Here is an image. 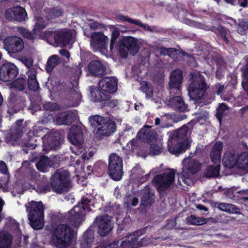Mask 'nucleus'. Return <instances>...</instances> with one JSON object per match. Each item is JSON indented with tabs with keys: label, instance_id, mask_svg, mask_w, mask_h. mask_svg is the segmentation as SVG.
Segmentation results:
<instances>
[{
	"label": "nucleus",
	"instance_id": "f257e3e1",
	"mask_svg": "<svg viewBox=\"0 0 248 248\" xmlns=\"http://www.w3.org/2000/svg\"><path fill=\"white\" fill-rule=\"evenodd\" d=\"M73 231L67 224H60L50 231L49 242L56 248H67L72 241Z\"/></svg>",
	"mask_w": 248,
	"mask_h": 248
},
{
	"label": "nucleus",
	"instance_id": "f03ea898",
	"mask_svg": "<svg viewBox=\"0 0 248 248\" xmlns=\"http://www.w3.org/2000/svg\"><path fill=\"white\" fill-rule=\"evenodd\" d=\"M50 182L52 190L59 194L67 193L73 186L70 172L62 169L56 170L51 175Z\"/></svg>",
	"mask_w": 248,
	"mask_h": 248
},
{
	"label": "nucleus",
	"instance_id": "7ed1b4c3",
	"mask_svg": "<svg viewBox=\"0 0 248 248\" xmlns=\"http://www.w3.org/2000/svg\"><path fill=\"white\" fill-rule=\"evenodd\" d=\"M183 167L181 174L179 175L178 183L180 186L184 184L186 186L193 185L195 174L201 169L202 164L198 160L190 158H186L183 161Z\"/></svg>",
	"mask_w": 248,
	"mask_h": 248
},
{
	"label": "nucleus",
	"instance_id": "20e7f679",
	"mask_svg": "<svg viewBox=\"0 0 248 248\" xmlns=\"http://www.w3.org/2000/svg\"><path fill=\"white\" fill-rule=\"evenodd\" d=\"M30 225L35 230L41 229L44 226V207L41 202L31 201L25 205Z\"/></svg>",
	"mask_w": 248,
	"mask_h": 248
},
{
	"label": "nucleus",
	"instance_id": "39448f33",
	"mask_svg": "<svg viewBox=\"0 0 248 248\" xmlns=\"http://www.w3.org/2000/svg\"><path fill=\"white\" fill-rule=\"evenodd\" d=\"M90 200L83 197L78 204L75 206L68 213V221L75 227H78L83 220L85 212H90L91 209L88 206Z\"/></svg>",
	"mask_w": 248,
	"mask_h": 248
},
{
	"label": "nucleus",
	"instance_id": "423d86ee",
	"mask_svg": "<svg viewBox=\"0 0 248 248\" xmlns=\"http://www.w3.org/2000/svg\"><path fill=\"white\" fill-rule=\"evenodd\" d=\"M193 81L188 87V94L190 98L194 100H199L204 95L206 83L204 78L198 72L191 73Z\"/></svg>",
	"mask_w": 248,
	"mask_h": 248
},
{
	"label": "nucleus",
	"instance_id": "0eeeda50",
	"mask_svg": "<svg viewBox=\"0 0 248 248\" xmlns=\"http://www.w3.org/2000/svg\"><path fill=\"white\" fill-rule=\"evenodd\" d=\"M175 173L169 170L162 173L156 175L154 178L158 192L160 194L166 193L173 186L175 180Z\"/></svg>",
	"mask_w": 248,
	"mask_h": 248
},
{
	"label": "nucleus",
	"instance_id": "6e6552de",
	"mask_svg": "<svg viewBox=\"0 0 248 248\" xmlns=\"http://www.w3.org/2000/svg\"><path fill=\"white\" fill-rule=\"evenodd\" d=\"M122 159L116 154H111L109 156L108 173L114 181L120 180L123 175Z\"/></svg>",
	"mask_w": 248,
	"mask_h": 248
},
{
	"label": "nucleus",
	"instance_id": "1a4fd4ad",
	"mask_svg": "<svg viewBox=\"0 0 248 248\" xmlns=\"http://www.w3.org/2000/svg\"><path fill=\"white\" fill-rule=\"evenodd\" d=\"M24 48L23 40L14 36L5 38L3 41V48L10 54H15L21 52Z\"/></svg>",
	"mask_w": 248,
	"mask_h": 248
},
{
	"label": "nucleus",
	"instance_id": "9d476101",
	"mask_svg": "<svg viewBox=\"0 0 248 248\" xmlns=\"http://www.w3.org/2000/svg\"><path fill=\"white\" fill-rule=\"evenodd\" d=\"M90 38V46L94 52L107 48L108 38L103 32H93L91 34Z\"/></svg>",
	"mask_w": 248,
	"mask_h": 248
},
{
	"label": "nucleus",
	"instance_id": "9b49d317",
	"mask_svg": "<svg viewBox=\"0 0 248 248\" xmlns=\"http://www.w3.org/2000/svg\"><path fill=\"white\" fill-rule=\"evenodd\" d=\"M112 217L108 215L97 217L94 223L98 227V233L101 236L108 235L112 229Z\"/></svg>",
	"mask_w": 248,
	"mask_h": 248
},
{
	"label": "nucleus",
	"instance_id": "f8f14e48",
	"mask_svg": "<svg viewBox=\"0 0 248 248\" xmlns=\"http://www.w3.org/2000/svg\"><path fill=\"white\" fill-rule=\"evenodd\" d=\"M18 74L17 67L12 63L6 62L0 67V80L3 82L12 80Z\"/></svg>",
	"mask_w": 248,
	"mask_h": 248
},
{
	"label": "nucleus",
	"instance_id": "ddd939ff",
	"mask_svg": "<svg viewBox=\"0 0 248 248\" xmlns=\"http://www.w3.org/2000/svg\"><path fill=\"white\" fill-rule=\"evenodd\" d=\"M43 142L46 149L45 150L55 149L60 145L63 140L62 135L59 132L50 133L45 135L42 138Z\"/></svg>",
	"mask_w": 248,
	"mask_h": 248
},
{
	"label": "nucleus",
	"instance_id": "4468645a",
	"mask_svg": "<svg viewBox=\"0 0 248 248\" xmlns=\"http://www.w3.org/2000/svg\"><path fill=\"white\" fill-rule=\"evenodd\" d=\"M5 17L9 21L22 22L27 18V14L23 8L20 6H16L6 10L5 13Z\"/></svg>",
	"mask_w": 248,
	"mask_h": 248
},
{
	"label": "nucleus",
	"instance_id": "2eb2a0df",
	"mask_svg": "<svg viewBox=\"0 0 248 248\" xmlns=\"http://www.w3.org/2000/svg\"><path fill=\"white\" fill-rule=\"evenodd\" d=\"M76 114L71 111L59 113L53 120L54 123L59 125H69L76 120Z\"/></svg>",
	"mask_w": 248,
	"mask_h": 248
},
{
	"label": "nucleus",
	"instance_id": "dca6fc26",
	"mask_svg": "<svg viewBox=\"0 0 248 248\" xmlns=\"http://www.w3.org/2000/svg\"><path fill=\"white\" fill-rule=\"evenodd\" d=\"M74 32L73 30L67 29L57 31L54 37L55 43L63 46L67 45L71 40Z\"/></svg>",
	"mask_w": 248,
	"mask_h": 248
},
{
	"label": "nucleus",
	"instance_id": "f3484780",
	"mask_svg": "<svg viewBox=\"0 0 248 248\" xmlns=\"http://www.w3.org/2000/svg\"><path fill=\"white\" fill-rule=\"evenodd\" d=\"M99 86L103 91L108 93H112L117 89V81L114 78L106 77L100 80Z\"/></svg>",
	"mask_w": 248,
	"mask_h": 248
},
{
	"label": "nucleus",
	"instance_id": "a211bd4d",
	"mask_svg": "<svg viewBox=\"0 0 248 248\" xmlns=\"http://www.w3.org/2000/svg\"><path fill=\"white\" fill-rule=\"evenodd\" d=\"M121 41L122 44L128 49L131 55L134 56L138 53L140 44L138 39L132 36H125Z\"/></svg>",
	"mask_w": 248,
	"mask_h": 248
},
{
	"label": "nucleus",
	"instance_id": "6ab92c4d",
	"mask_svg": "<svg viewBox=\"0 0 248 248\" xmlns=\"http://www.w3.org/2000/svg\"><path fill=\"white\" fill-rule=\"evenodd\" d=\"M142 197L140 204L142 208L150 207L155 202V194L154 190L146 186L141 190Z\"/></svg>",
	"mask_w": 248,
	"mask_h": 248
},
{
	"label": "nucleus",
	"instance_id": "aec40b11",
	"mask_svg": "<svg viewBox=\"0 0 248 248\" xmlns=\"http://www.w3.org/2000/svg\"><path fill=\"white\" fill-rule=\"evenodd\" d=\"M89 73L95 77H102L107 74V69L105 65L98 60L92 61L88 66Z\"/></svg>",
	"mask_w": 248,
	"mask_h": 248
},
{
	"label": "nucleus",
	"instance_id": "412c9836",
	"mask_svg": "<svg viewBox=\"0 0 248 248\" xmlns=\"http://www.w3.org/2000/svg\"><path fill=\"white\" fill-rule=\"evenodd\" d=\"M68 138L73 145L82 144L83 138L81 127L77 125L72 126L69 130Z\"/></svg>",
	"mask_w": 248,
	"mask_h": 248
},
{
	"label": "nucleus",
	"instance_id": "4be33fe9",
	"mask_svg": "<svg viewBox=\"0 0 248 248\" xmlns=\"http://www.w3.org/2000/svg\"><path fill=\"white\" fill-rule=\"evenodd\" d=\"M187 143H182L181 141H177L169 138L168 142V150L171 154L178 155L188 148Z\"/></svg>",
	"mask_w": 248,
	"mask_h": 248
},
{
	"label": "nucleus",
	"instance_id": "5701e85b",
	"mask_svg": "<svg viewBox=\"0 0 248 248\" xmlns=\"http://www.w3.org/2000/svg\"><path fill=\"white\" fill-rule=\"evenodd\" d=\"M168 105L177 111L184 112L188 109V105L181 95L171 97Z\"/></svg>",
	"mask_w": 248,
	"mask_h": 248
},
{
	"label": "nucleus",
	"instance_id": "b1692460",
	"mask_svg": "<svg viewBox=\"0 0 248 248\" xmlns=\"http://www.w3.org/2000/svg\"><path fill=\"white\" fill-rule=\"evenodd\" d=\"M116 129V125L115 122L110 119H106L103 125L100 127H98L96 134L102 135L109 136L113 133Z\"/></svg>",
	"mask_w": 248,
	"mask_h": 248
},
{
	"label": "nucleus",
	"instance_id": "393cba45",
	"mask_svg": "<svg viewBox=\"0 0 248 248\" xmlns=\"http://www.w3.org/2000/svg\"><path fill=\"white\" fill-rule=\"evenodd\" d=\"M223 147V143L220 141L216 142L213 146L210 153V158L214 164L220 163Z\"/></svg>",
	"mask_w": 248,
	"mask_h": 248
},
{
	"label": "nucleus",
	"instance_id": "a878e982",
	"mask_svg": "<svg viewBox=\"0 0 248 248\" xmlns=\"http://www.w3.org/2000/svg\"><path fill=\"white\" fill-rule=\"evenodd\" d=\"M238 158V155H236L232 152H226L224 155L222 162L224 166L227 168H237Z\"/></svg>",
	"mask_w": 248,
	"mask_h": 248
},
{
	"label": "nucleus",
	"instance_id": "bb28decb",
	"mask_svg": "<svg viewBox=\"0 0 248 248\" xmlns=\"http://www.w3.org/2000/svg\"><path fill=\"white\" fill-rule=\"evenodd\" d=\"M243 75L242 86L244 92H241V97L243 100H248V56L246 58V64L243 72Z\"/></svg>",
	"mask_w": 248,
	"mask_h": 248
},
{
	"label": "nucleus",
	"instance_id": "cd10ccee",
	"mask_svg": "<svg viewBox=\"0 0 248 248\" xmlns=\"http://www.w3.org/2000/svg\"><path fill=\"white\" fill-rule=\"evenodd\" d=\"M13 239V236L8 232L0 231V248H15Z\"/></svg>",
	"mask_w": 248,
	"mask_h": 248
},
{
	"label": "nucleus",
	"instance_id": "c85d7f7f",
	"mask_svg": "<svg viewBox=\"0 0 248 248\" xmlns=\"http://www.w3.org/2000/svg\"><path fill=\"white\" fill-rule=\"evenodd\" d=\"M188 130V126L184 125L177 130L171 133L169 138L177 141H181L182 143H185L184 141L186 138Z\"/></svg>",
	"mask_w": 248,
	"mask_h": 248
},
{
	"label": "nucleus",
	"instance_id": "c756f323",
	"mask_svg": "<svg viewBox=\"0 0 248 248\" xmlns=\"http://www.w3.org/2000/svg\"><path fill=\"white\" fill-rule=\"evenodd\" d=\"M37 72L34 68H31L28 72V85L29 90L36 91L39 88V84L36 80Z\"/></svg>",
	"mask_w": 248,
	"mask_h": 248
},
{
	"label": "nucleus",
	"instance_id": "7c9ffc66",
	"mask_svg": "<svg viewBox=\"0 0 248 248\" xmlns=\"http://www.w3.org/2000/svg\"><path fill=\"white\" fill-rule=\"evenodd\" d=\"M22 126L20 125H16L13 126L10 129V133L6 138L8 141L12 144H14V142L16 141L22 135Z\"/></svg>",
	"mask_w": 248,
	"mask_h": 248
},
{
	"label": "nucleus",
	"instance_id": "2f4dec72",
	"mask_svg": "<svg viewBox=\"0 0 248 248\" xmlns=\"http://www.w3.org/2000/svg\"><path fill=\"white\" fill-rule=\"evenodd\" d=\"M216 205L217 207L222 211L229 214H241L240 208L234 204L225 202H219L217 203Z\"/></svg>",
	"mask_w": 248,
	"mask_h": 248
},
{
	"label": "nucleus",
	"instance_id": "473e14b6",
	"mask_svg": "<svg viewBox=\"0 0 248 248\" xmlns=\"http://www.w3.org/2000/svg\"><path fill=\"white\" fill-rule=\"evenodd\" d=\"M52 162L51 159L46 156H41L38 162L36 163V168L40 171L45 172L47 169L52 166Z\"/></svg>",
	"mask_w": 248,
	"mask_h": 248
},
{
	"label": "nucleus",
	"instance_id": "72a5a7b5",
	"mask_svg": "<svg viewBox=\"0 0 248 248\" xmlns=\"http://www.w3.org/2000/svg\"><path fill=\"white\" fill-rule=\"evenodd\" d=\"M91 100L93 102H102L108 99L109 97V94L103 93L97 87L92 89L91 91Z\"/></svg>",
	"mask_w": 248,
	"mask_h": 248
},
{
	"label": "nucleus",
	"instance_id": "f704fd0d",
	"mask_svg": "<svg viewBox=\"0 0 248 248\" xmlns=\"http://www.w3.org/2000/svg\"><path fill=\"white\" fill-rule=\"evenodd\" d=\"M237 168L248 172V152L238 155Z\"/></svg>",
	"mask_w": 248,
	"mask_h": 248
},
{
	"label": "nucleus",
	"instance_id": "c9c22d12",
	"mask_svg": "<svg viewBox=\"0 0 248 248\" xmlns=\"http://www.w3.org/2000/svg\"><path fill=\"white\" fill-rule=\"evenodd\" d=\"M170 79V81L169 84L181 86L183 79L182 71L179 69H176L172 71L171 73Z\"/></svg>",
	"mask_w": 248,
	"mask_h": 248
},
{
	"label": "nucleus",
	"instance_id": "e433bc0d",
	"mask_svg": "<svg viewBox=\"0 0 248 248\" xmlns=\"http://www.w3.org/2000/svg\"><path fill=\"white\" fill-rule=\"evenodd\" d=\"M214 167L210 166L207 168L203 173V176L206 178L216 177L219 176L220 165L219 163L216 164Z\"/></svg>",
	"mask_w": 248,
	"mask_h": 248
},
{
	"label": "nucleus",
	"instance_id": "4c0bfd02",
	"mask_svg": "<svg viewBox=\"0 0 248 248\" xmlns=\"http://www.w3.org/2000/svg\"><path fill=\"white\" fill-rule=\"evenodd\" d=\"M208 219L206 218L197 217L194 215H191L186 218V221L188 225H202L208 222Z\"/></svg>",
	"mask_w": 248,
	"mask_h": 248
},
{
	"label": "nucleus",
	"instance_id": "58836bf2",
	"mask_svg": "<svg viewBox=\"0 0 248 248\" xmlns=\"http://www.w3.org/2000/svg\"><path fill=\"white\" fill-rule=\"evenodd\" d=\"M106 119L99 115H95L91 116L89 121L91 126L94 128H97V130H98V127H100Z\"/></svg>",
	"mask_w": 248,
	"mask_h": 248
},
{
	"label": "nucleus",
	"instance_id": "ea45409f",
	"mask_svg": "<svg viewBox=\"0 0 248 248\" xmlns=\"http://www.w3.org/2000/svg\"><path fill=\"white\" fill-rule=\"evenodd\" d=\"M216 111V117L219 123L221 124L222 118L229 113V107L225 103H220L218 104Z\"/></svg>",
	"mask_w": 248,
	"mask_h": 248
},
{
	"label": "nucleus",
	"instance_id": "a19ab883",
	"mask_svg": "<svg viewBox=\"0 0 248 248\" xmlns=\"http://www.w3.org/2000/svg\"><path fill=\"white\" fill-rule=\"evenodd\" d=\"M60 63V60L58 56L56 55H53L50 57L47 62L46 65V70L48 73H50L52 71L53 69Z\"/></svg>",
	"mask_w": 248,
	"mask_h": 248
},
{
	"label": "nucleus",
	"instance_id": "79ce46f5",
	"mask_svg": "<svg viewBox=\"0 0 248 248\" xmlns=\"http://www.w3.org/2000/svg\"><path fill=\"white\" fill-rule=\"evenodd\" d=\"M0 172L7 175L6 178H5L4 181L0 180V186L5 188L7 186V184L8 183V178L9 177V173L6 163L1 160L0 161Z\"/></svg>",
	"mask_w": 248,
	"mask_h": 248
},
{
	"label": "nucleus",
	"instance_id": "37998d69",
	"mask_svg": "<svg viewBox=\"0 0 248 248\" xmlns=\"http://www.w3.org/2000/svg\"><path fill=\"white\" fill-rule=\"evenodd\" d=\"M124 205L127 208L136 206L139 203V199L134 194L126 195L123 199Z\"/></svg>",
	"mask_w": 248,
	"mask_h": 248
},
{
	"label": "nucleus",
	"instance_id": "c03bdc74",
	"mask_svg": "<svg viewBox=\"0 0 248 248\" xmlns=\"http://www.w3.org/2000/svg\"><path fill=\"white\" fill-rule=\"evenodd\" d=\"M140 89L146 95L147 98H150L153 95L154 91L152 86L147 81H142L140 84Z\"/></svg>",
	"mask_w": 248,
	"mask_h": 248
},
{
	"label": "nucleus",
	"instance_id": "a18cd8bd",
	"mask_svg": "<svg viewBox=\"0 0 248 248\" xmlns=\"http://www.w3.org/2000/svg\"><path fill=\"white\" fill-rule=\"evenodd\" d=\"M68 97L70 100L73 101V102L71 104L70 106H77L79 104L81 99V94L78 91L76 90H71L70 94Z\"/></svg>",
	"mask_w": 248,
	"mask_h": 248
},
{
	"label": "nucleus",
	"instance_id": "49530a36",
	"mask_svg": "<svg viewBox=\"0 0 248 248\" xmlns=\"http://www.w3.org/2000/svg\"><path fill=\"white\" fill-rule=\"evenodd\" d=\"M17 101V97L14 93L10 94L6 104L9 108L8 111L11 112H16L17 111L16 108V103Z\"/></svg>",
	"mask_w": 248,
	"mask_h": 248
},
{
	"label": "nucleus",
	"instance_id": "de8ad7c7",
	"mask_svg": "<svg viewBox=\"0 0 248 248\" xmlns=\"http://www.w3.org/2000/svg\"><path fill=\"white\" fill-rule=\"evenodd\" d=\"M12 88L17 91H23L26 86V80L24 78H19L13 81L11 83Z\"/></svg>",
	"mask_w": 248,
	"mask_h": 248
},
{
	"label": "nucleus",
	"instance_id": "09e8293b",
	"mask_svg": "<svg viewBox=\"0 0 248 248\" xmlns=\"http://www.w3.org/2000/svg\"><path fill=\"white\" fill-rule=\"evenodd\" d=\"M142 233L141 231H138L132 234L129 235L128 237V239H129L130 243L131 244H134L135 245V248H138L140 247L139 244V238L140 236H141Z\"/></svg>",
	"mask_w": 248,
	"mask_h": 248
},
{
	"label": "nucleus",
	"instance_id": "8fccbe9b",
	"mask_svg": "<svg viewBox=\"0 0 248 248\" xmlns=\"http://www.w3.org/2000/svg\"><path fill=\"white\" fill-rule=\"evenodd\" d=\"M163 151L162 143L152 144L150 146V154L152 155H156L160 154Z\"/></svg>",
	"mask_w": 248,
	"mask_h": 248
},
{
	"label": "nucleus",
	"instance_id": "3c124183",
	"mask_svg": "<svg viewBox=\"0 0 248 248\" xmlns=\"http://www.w3.org/2000/svg\"><path fill=\"white\" fill-rule=\"evenodd\" d=\"M169 93L170 98L175 96H180L181 94V86L169 84Z\"/></svg>",
	"mask_w": 248,
	"mask_h": 248
},
{
	"label": "nucleus",
	"instance_id": "603ef678",
	"mask_svg": "<svg viewBox=\"0 0 248 248\" xmlns=\"http://www.w3.org/2000/svg\"><path fill=\"white\" fill-rule=\"evenodd\" d=\"M117 18L123 21H126L128 22L133 23L134 24L137 25L140 27H141L142 28H145L146 26L143 25L140 21L133 19L132 18H129V17L127 16H125L123 15H119L117 16Z\"/></svg>",
	"mask_w": 248,
	"mask_h": 248
},
{
	"label": "nucleus",
	"instance_id": "864d4df0",
	"mask_svg": "<svg viewBox=\"0 0 248 248\" xmlns=\"http://www.w3.org/2000/svg\"><path fill=\"white\" fill-rule=\"evenodd\" d=\"M88 26H89L90 28L93 30H95L97 29L101 30L103 29H105L106 27L104 24L100 23L92 19H88Z\"/></svg>",
	"mask_w": 248,
	"mask_h": 248
},
{
	"label": "nucleus",
	"instance_id": "5fc2aeb1",
	"mask_svg": "<svg viewBox=\"0 0 248 248\" xmlns=\"http://www.w3.org/2000/svg\"><path fill=\"white\" fill-rule=\"evenodd\" d=\"M248 28V24L245 21L239 20L237 28V31L239 34L242 35H245Z\"/></svg>",
	"mask_w": 248,
	"mask_h": 248
},
{
	"label": "nucleus",
	"instance_id": "6e6d98bb",
	"mask_svg": "<svg viewBox=\"0 0 248 248\" xmlns=\"http://www.w3.org/2000/svg\"><path fill=\"white\" fill-rule=\"evenodd\" d=\"M151 126L148 125H144L142 128L140 129L137 134V138L140 139L146 140L147 134L150 131L149 129L151 128Z\"/></svg>",
	"mask_w": 248,
	"mask_h": 248
},
{
	"label": "nucleus",
	"instance_id": "4d7b16f0",
	"mask_svg": "<svg viewBox=\"0 0 248 248\" xmlns=\"http://www.w3.org/2000/svg\"><path fill=\"white\" fill-rule=\"evenodd\" d=\"M159 240L160 241H162L163 240H165L164 238H163L162 237H155L152 238V239H150L146 237H143L142 238H141L140 239L139 244L140 246L142 247L143 246H146L149 243H154L155 242V240Z\"/></svg>",
	"mask_w": 248,
	"mask_h": 248
},
{
	"label": "nucleus",
	"instance_id": "13d9d810",
	"mask_svg": "<svg viewBox=\"0 0 248 248\" xmlns=\"http://www.w3.org/2000/svg\"><path fill=\"white\" fill-rule=\"evenodd\" d=\"M146 140L148 142H152L154 140H161L162 139V136H159L157 132L151 130L147 134Z\"/></svg>",
	"mask_w": 248,
	"mask_h": 248
},
{
	"label": "nucleus",
	"instance_id": "bf43d9fd",
	"mask_svg": "<svg viewBox=\"0 0 248 248\" xmlns=\"http://www.w3.org/2000/svg\"><path fill=\"white\" fill-rule=\"evenodd\" d=\"M18 31L25 37L30 40H33L35 37L32 33L29 30L20 27L18 29Z\"/></svg>",
	"mask_w": 248,
	"mask_h": 248
},
{
	"label": "nucleus",
	"instance_id": "052dcab7",
	"mask_svg": "<svg viewBox=\"0 0 248 248\" xmlns=\"http://www.w3.org/2000/svg\"><path fill=\"white\" fill-rule=\"evenodd\" d=\"M43 108L47 110L56 111L59 109V107L56 103L46 102L43 104Z\"/></svg>",
	"mask_w": 248,
	"mask_h": 248
},
{
	"label": "nucleus",
	"instance_id": "680f3d73",
	"mask_svg": "<svg viewBox=\"0 0 248 248\" xmlns=\"http://www.w3.org/2000/svg\"><path fill=\"white\" fill-rule=\"evenodd\" d=\"M42 18L38 19V21L36 23L33 32L34 34H38L45 27V25L41 22Z\"/></svg>",
	"mask_w": 248,
	"mask_h": 248
},
{
	"label": "nucleus",
	"instance_id": "e2e57ef3",
	"mask_svg": "<svg viewBox=\"0 0 248 248\" xmlns=\"http://www.w3.org/2000/svg\"><path fill=\"white\" fill-rule=\"evenodd\" d=\"M119 55L121 58H126L128 55L129 52L128 49L122 44V41H121L119 48Z\"/></svg>",
	"mask_w": 248,
	"mask_h": 248
},
{
	"label": "nucleus",
	"instance_id": "0e129e2a",
	"mask_svg": "<svg viewBox=\"0 0 248 248\" xmlns=\"http://www.w3.org/2000/svg\"><path fill=\"white\" fill-rule=\"evenodd\" d=\"M38 140L39 139H29V140L24 143L25 147L28 148L29 149H34L36 148L37 144L36 142H37Z\"/></svg>",
	"mask_w": 248,
	"mask_h": 248
},
{
	"label": "nucleus",
	"instance_id": "69168bd1",
	"mask_svg": "<svg viewBox=\"0 0 248 248\" xmlns=\"http://www.w3.org/2000/svg\"><path fill=\"white\" fill-rule=\"evenodd\" d=\"M51 189V185L45 184L38 186L37 187V191L39 193H46Z\"/></svg>",
	"mask_w": 248,
	"mask_h": 248
},
{
	"label": "nucleus",
	"instance_id": "338daca9",
	"mask_svg": "<svg viewBox=\"0 0 248 248\" xmlns=\"http://www.w3.org/2000/svg\"><path fill=\"white\" fill-rule=\"evenodd\" d=\"M38 127L35 126L30 129L27 134L28 137L29 139H36L35 138L38 136Z\"/></svg>",
	"mask_w": 248,
	"mask_h": 248
},
{
	"label": "nucleus",
	"instance_id": "774afa93",
	"mask_svg": "<svg viewBox=\"0 0 248 248\" xmlns=\"http://www.w3.org/2000/svg\"><path fill=\"white\" fill-rule=\"evenodd\" d=\"M119 241H115L112 243L106 244H103L96 247L95 248H118L119 247Z\"/></svg>",
	"mask_w": 248,
	"mask_h": 248
}]
</instances>
